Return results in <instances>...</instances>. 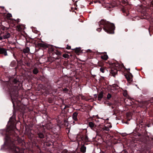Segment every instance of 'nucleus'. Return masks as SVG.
Instances as JSON below:
<instances>
[{
  "mask_svg": "<svg viewBox=\"0 0 153 153\" xmlns=\"http://www.w3.org/2000/svg\"><path fill=\"white\" fill-rule=\"evenodd\" d=\"M114 26L113 24L108 23L104 27L105 31L109 33H114Z\"/></svg>",
  "mask_w": 153,
  "mask_h": 153,
  "instance_id": "nucleus-1",
  "label": "nucleus"
},
{
  "mask_svg": "<svg viewBox=\"0 0 153 153\" xmlns=\"http://www.w3.org/2000/svg\"><path fill=\"white\" fill-rule=\"evenodd\" d=\"M10 149L13 153H24V151L22 149H20L19 147L13 144L10 146Z\"/></svg>",
  "mask_w": 153,
  "mask_h": 153,
  "instance_id": "nucleus-2",
  "label": "nucleus"
},
{
  "mask_svg": "<svg viewBox=\"0 0 153 153\" xmlns=\"http://www.w3.org/2000/svg\"><path fill=\"white\" fill-rule=\"evenodd\" d=\"M125 76L128 82H130L132 81L133 76L131 73H129L128 74H125Z\"/></svg>",
  "mask_w": 153,
  "mask_h": 153,
  "instance_id": "nucleus-3",
  "label": "nucleus"
},
{
  "mask_svg": "<svg viewBox=\"0 0 153 153\" xmlns=\"http://www.w3.org/2000/svg\"><path fill=\"white\" fill-rule=\"evenodd\" d=\"M7 50L4 48H0V54H2L5 56L7 55Z\"/></svg>",
  "mask_w": 153,
  "mask_h": 153,
  "instance_id": "nucleus-4",
  "label": "nucleus"
},
{
  "mask_svg": "<svg viewBox=\"0 0 153 153\" xmlns=\"http://www.w3.org/2000/svg\"><path fill=\"white\" fill-rule=\"evenodd\" d=\"M117 70L114 68L111 69L110 72V74L114 76H115L117 74Z\"/></svg>",
  "mask_w": 153,
  "mask_h": 153,
  "instance_id": "nucleus-5",
  "label": "nucleus"
},
{
  "mask_svg": "<svg viewBox=\"0 0 153 153\" xmlns=\"http://www.w3.org/2000/svg\"><path fill=\"white\" fill-rule=\"evenodd\" d=\"M103 97V92L102 91H101L98 94V100L100 101Z\"/></svg>",
  "mask_w": 153,
  "mask_h": 153,
  "instance_id": "nucleus-6",
  "label": "nucleus"
},
{
  "mask_svg": "<svg viewBox=\"0 0 153 153\" xmlns=\"http://www.w3.org/2000/svg\"><path fill=\"white\" fill-rule=\"evenodd\" d=\"M10 33L7 32L4 34L3 36V38L4 39H6L10 37Z\"/></svg>",
  "mask_w": 153,
  "mask_h": 153,
  "instance_id": "nucleus-7",
  "label": "nucleus"
},
{
  "mask_svg": "<svg viewBox=\"0 0 153 153\" xmlns=\"http://www.w3.org/2000/svg\"><path fill=\"white\" fill-rule=\"evenodd\" d=\"M78 113L77 112H74L73 113L72 117L74 120L75 121H77L78 119L77 118V116L78 115Z\"/></svg>",
  "mask_w": 153,
  "mask_h": 153,
  "instance_id": "nucleus-8",
  "label": "nucleus"
},
{
  "mask_svg": "<svg viewBox=\"0 0 153 153\" xmlns=\"http://www.w3.org/2000/svg\"><path fill=\"white\" fill-rule=\"evenodd\" d=\"M30 51V49L28 47H27L23 50V52L24 53H27L29 52Z\"/></svg>",
  "mask_w": 153,
  "mask_h": 153,
  "instance_id": "nucleus-9",
  "label": "nucleus"
},
{
  "mask_svg": "<svg viewBox=\"0 0 153 153\" xmlns=\"http://www.w3.org/2000/svg\"><path fill=\"white\" fill-rule=\"evenodd\" d=\"M86 147L84 146H82L80 149L81 152L83 153H84L86 152Z\"/></svg>",
  "mask_w": 153,
  "mask_h": 153,
  "instance_id": "nucleus-10",
  "label": "nucleus"
},
{
  "mask_svg": "<svg viewBox=\"0 0 153 153\" xmlns=\"http://www.w3.org/2000/svg\"><path fill=\"white\" fill-rule=\"evenodd\" d=\"M88 125L92 129H93L95 126V124L92 122H90L88 123Z\"/></svg>",
  "mask_w": 153,
  "mask_h": 153,
  "instance_id": "nucleus-11",
  "label": "nucleus"
},
{
  "mask_svg": "<svg viewBox=\"0 0 153 153\" xmlns=\"http://www.w3.org/2000/svg\"><path fill=\"white\" fill-rule=\"evenodd\" d=\"M37 135L38 136V137L40 138H43L44 137V135L43 133L42 132H39L37 133Z\"/></svg>",
  "mask_w": 153,
  "mask_h": 153,
  "instance_id": "nucleus-12",
  "label": "nucleus"
},
{
  "mask_svg": "<svg viewBox=\"0 0 153 153\" xmlns=\"http://www.w3.org/2000/svg\"><path fill=\"white\" fill-rule=\"evenodd\" d=\"M101 58L102 59L105 60H106L108 59V56L107 55H104L103 56H101Z\"/></svg>",
  "mask_w": 153,
  "mask_h": 153,
  "instance_id": "nucleus-13",
  "label": "nucleus"
},
{
  "mask_svg": "<svg viewBox=\"0 0 153 153\" xmlns=\"http://www.w3.org/2000/svg\"><path fill=\"white\" fill-rule=\"evenodd\" d=\"M39 72L38 69L37 68H34L33 70V73L35 74H37Z\"/></svg>",
  "mask_w": 153,
  "mask_h": 153,
  "instance_id": "nucleus-14",
  "label": "nucleus"
},
{
  "mask_svg": "<svg viewBox=\"0 0 153 153\" xmlns=\"http://www.w3.org/2000/svg\"><path fill=\"white\" fill-rule=\"evenodd\" d=\"M17 30L18 31H20L22 30V28L21 27V25H19L17 26Z\"/></svg>",
  "mask_w": 153,
  "mask_h": 153,
  "instance_id": "nucleus-15",
  "label": "nucleus"
},
{
  "mask_svg": "<svg viewBox=\"0 0 153 153\" xmlns=\"http://www.w3.org/2000/svg\"><path fill=\"white\" fill-rule=\"evenodd\" d=\"M45 126L48 129H49L51 128V124H46Z\"/></svg>",
  "mask_w": 153,
  "mask_h": 153,
  "instance_id": "nucleus-16",
  "label": "nucleus"
},
{
  "mask_svg": "<svg viewBox=\"0 0 153 153\" xmlns=\"http://www.w3.org/2000/svg\"><path fill=\"white\" fill-rule=\"evenodd\" d=\"M103 1V0H94V1L95 3L98 2L100 3H102Z\"/></svg>",
  "mask_w": 153,
  "mask_h": 153,
  "instance_id": "nucleus-17",
  "label": "nucleus"
},
{
  "mask_svg": "<svg viewBox=\"0 0 153 153\" xmlns=\"http://www.w3.org/2000/svg\"><path fill=\"white\" fill-rule=\"evenodd\" d=\"M12 17V15L10 13H8L6 15L7 18L8 19H10V18Z\"/></svg>",
  "mask_w": 153,
  "mask_h": 153,
  "instance_id": "nucleus-18",
  "label": "nucleus"
},
{
  "mask_svg": "<svg viewBox=\"0 0 153 153\" xmlns=\"http://www.w3.org/2000/svg\"><path fill=\"white\" fill-rule=\"evenodd\" d=\"M38 46L40 47L44 48L45 47V45L42 43H39L38 44Z\"/></svg>",
  "mask_w": 153,
  "mask_h": 153,
  "instance_id": "nucleus-19",
  "label": "nucleus"
},
{
  "mask_svg": "<svg viewBox=\"0 0 153 153\" xmlns=\"http://www.w3.org/2000/svg\"><path fill=\"white\" fill-rule=\"evenodd\" d=\"M62 56L65 58H69V55L67 54H63Z\"/></svg>",
  "mask_w": 153,
  "mask_h": 153,
  "instance_id": "nucleus-20",
  "label": "nucleus"
},
{
  "mask_svg": "<svg viewBox=\"0 0 153 153\" xmlns=\"http://www.w3.org/2000/svg\"><path fill=\"white\" fill-rule=\"evenodd\" d=\"M75 52L76 53H78L80 52L81 50L80 48H76L75 49Z\"/></svg>",
  "mask_w": 153,
  "mask_h": 153,
  "instance_id": "nucleus-21",
  "label": "nucleus"
},
{
  "mask_svg": "<svg viewBox=\"0 0 153 153\" xmlns=\"http://www.w3.org/2000/svg\"><path fill=\"white\" fill-rule=\"evenodd\" d=\"M103 64L101 62H99L98 63V66L99 67H102V66H103Z\"/></svg>",
  "mask_w": 153,
  "mask_h": 153,
  "instance_id": "nucleus-22",
  "label": "nucleus"
},
{
  "mask_svg": "<svg viewBox=\"0 0 153 153\" xmlns=\"http://www.w3.org/2000/svg\"><path fill=\"white\" fill-rule=\"evenodd\" d=\"M105 69V68H104L101 67L100 69V71L102 73H104V70Z\"/></svg>",
  "mask_w": 153,
  "mask_h": 153,
  "instance_id": "nucleus-23",
  "label": "nucleus"
},
{
  "mask_svg": "<svg viewBox=\"0 0 153 153\" xmlns=\"http://www.w3.org/2000/svg\"><path fill=\"white\" fill-rule=\"evenodd\" d=\"M111 97V95L110 94H108L107 95V98L108 99H109Z\"/></svg>",
  "mask_w": 153,
  "mask_h": 153,
  "instance_id": "nucleus-24",
  "label": "nucleus"
},
{
  "mask_svg": "<svg viewBox=\"0 0 153 153\" xmlns=\"http://www.w3.org/2000/svg\"><path fill=\"white\" fill-rule=\"evenodd\" d=\"M74 6H75V10H77V9H78L79 8L77 7V6L76 5V4H74Z\"/></svg>",
  "mask_w": 153,
  "mask_h": 153,
  "instance_id": "nucleus-25",
  "label": "nucleus"
},
{
  "mask_svg": "<svg viewBox=\"0 0 153 153\" xmlns=\"http://www.w3.org/2000/svg\"><path fill=\"white\" fill-rule=\"evenodd\" d=\"M104 130L107 131H109V128L108 127H105L104 128Z\"/></svg>",
  "mask_w": 153,
  "mask_h": 153,
  "instance_id": "nucleus-26",
  "label": "nucleus"
},
{
  "mask_svg": "<svg viewBox=\"0 0 153 153\" xmlns=\"http://www.w3.org/2000/svg\"><path fill=\"white\" fill-rule=\"evenodd\" d=\"M150 7H153V0L151 2L150 4Z\"/></svg>",
  "mask_w": 153,
  "mask_h": 153,
  "instance_id": "nucleus-27",
  "label": "nucleus"
},
{
  "mask_svg": "<svg viewBox=\"0 0 153 153\" xmlns=\"http://www.w3.org/2000/svg\"><path fill=\"white\" fill-rule=\"evenodd\" d=\"M71 48V47L70 46H69L68 45H67V47H66V48L67 49H70Z\"/></svg>",
  "mask_w": 153,
  "mask_h": 153,
  "instance_id": "nucleus-28",
  "label": "nucleus"
},
{
  "mask_svg": "<svg viewBox=\"0 0 153 153\" xmlns=\"http://www.w3.org/2000/svg\"><path fill=\"white\" fill-rule=\"evenodd\" d=\"M122 3L124 4H127V3H128V2H126L124 0H122Z\"/></svg>",
  "mask_w": 153,
  "mask_h": 153,
  "instance_id": "nucleus-29",
  "label": "nucleus"
},
{
  "mask_svg": "<svg viewBox=\"0 0 153 153\" xmlns=\"http://www.w3.org/2000/svg\"><path fill=\"white\" fill-rule=\"evenodd\" d=\"M63 91H65L66 92H68V89L67 88H65L63 89Z\"/></svg>",
  "mask_w": 153,
  "mask_h": 153,
  "instance_id": "nucleus-30",
  "label": "nucleus"
},
{
  "mask_svg": "<svg viewBox=\"0 0 153 153\" xmlns=\"http://www.w3.org/2000/svg\"><path fill=\"white\" fill-rule=\"evenodd\" d=\"M17 82V80L16 79H14L13 80V82L16 83Z\"/></svg>",
  "mask_w": 153,
  "mask_h": 153,
  "instance_id": "nucleus-31",
  "label": "nucleus"
},
{
  "mask_svg": "<svg viewBox=\"0 0 153 153\" xmlns=\"http://www.w3.org/2000/svg\"><path fill=\"white\" fill-rule=\"evenodd\" d=\"M87 52L91 53L92 52V51L88 49L87 50Z\"/></svg>",
  "mask_w": 153,
  "mask_h": 153,
  "instance_id": "nucleus-32",
  "label": "nucleus"
},
{
  "mask_svg": "<svg viewBox=\"0 0 153 153\" xmlns=\"http://www.w3.org/2000/svg\"><path fill=\"white\" fill-rule=\"evenodd\" d=\"M103 21H102V20H101L100 22V23L101 24H103Z\"/></svg>",
  "mask_w": 153,
  "mask_h": 153,
  "instance_id": "nucleus-33",
  "label": "nucleus"
},
{
  "mask_svg": "<svg viewBox=\"0 0 153 153\" xmlns=\"http://www.w3.org/2000/svg\"><path fill=\"white\" fill-rule=\"evenodd\" d=\"M0 8H2V9H4V7L3 6H0Z\"/></svg>",
  "mask_w": 153,
  "mask_h": 153,
  "instance_id": "nucleus-34",
  "label": "nucleus"
},
{
  "mask_svg": "<svg viewBox=\"0 0 153 153\" xmlns=\"http://www.w3.org/2000/svg\"><path fill=\"white\" fill-rule=\"evenodd\" d=\"M56 54H57L58 55H59V54H60V53L59 52L57 51V53Z\"/></svg>",
  "mask_w": 153,
  "mask_h": 153,
  "instance_id": "nucleus-35",
  "label": "nucleus"
},
{
  "mask_svg": "<svg viewBox=\"0 0 153 153\" xmlns=\"http://www.w3.org/2000/svg\"><path fill=\"white\" fill-rule=\"evenodd\" d=\"M124 95L125 96H126V95H127V93H126V92H125L124 93Z\"/></svg>",
  "mask_w": 153,
  "mask_h": 153,
  "instance_id": "nucleus-36",
  "label": "nucleus"
},
{
  "mask_svg": "<svg viewBox=\"0 0 153 153\" xmlns=\"http://www.w3.org/2000/svg\"><path fill=\"white\" fill-rule=\"evenodd\" d=\"M123 10V13H124L126 12V10Z\"/></svg>",
  "mask_w": 153,
  "mask_h": 153,
  "instance_id": "nucleus-37",
  "label": "nucleus"
},
{
  "mask_svg": "<svg viewBox=\"0 0 153 153\" xmlns=\"http://www.w3.org/2000/svg\"><path fill=\"white\" fill-rule=\"evenodd\" d=\"M3 37H2L1 36H0V40H2L3 39Z\"/></svg>",
  "mask_w": 153,
  "mask_h": 153,
  "instance_id": "nucleus-38",
  "label": "nucleus"
},
{
  "mask_svg": "<svg viewBox=\"0 0 153 153\" xmlns=\"http://www.w3.org/2000/svg\"><path fill=\"white\" fill-rule=\"evenodd\" d=\"M67 152V150H64L63 152Z\"/></svg>",
  "mask_w": 153,
  "mask_h": 153,
  "instance_id": "nucleus-39",
  "label": "nucleus"
},
{
  "mask_svg": "<svg viewBox=\"0 0 153 153\" xmlns=\"http://www.w3.org/2000/svg\"><path fill=\"white\" fill-rule=\"evenodd\" d=\"M10 128L9 129V130H12L13 129V128Z\"/></svg>",
  "mask_w": 153,
  "mask_h": 153,
  "instance_id": "nucleus-40",
  "label": "nucleus"
},
{
  "mask_svg": "<svg viewBox=\"0 0 153 153\" xmlns=\"http://www.w3.org/2000/svg\"><path fill=\"white\" fill-rule=\"evenodd\" d=\"M94 96L95 97H97V95L96 94L94 95Z\"/></svg>",
  "mask_w": 153,
  "mask_h": 153,
  "instance_id": "nucleus-41",
  "label": "nucleus"
},
{
  "mask_svg": "<svg viewBox=\"0 0 153 153\" xmlns=\"http://www.w3.org/2000/svg\"><path fill=\"white\" fill-rule=\"evenodd\" d=\"M108 104V105H111V103H109Z\"/></svg>",
  "mask_w": 153,
  "mask_h": 153,
  "instance_id": "nucleus-42",
  "label": "nucleus"
},
{
  "mask_svg": "<svg viewBox=\"0 0 153 153\" xmlns=\"http://www.w3.org/2000/svg\"><path fill=\"white\" fill-rule=\"evenodd\" d=\"M16 21H17V22H19V20H16Z\"/></svg>",
  "mask_w": 153,
  "mask_h": 153,
  "instance_id": "nucleus-43",
  "label": "nucleus"
},
{
  "mask_svg": "<svg viewBox=\"0 0 153 153\" xmlns=\"http://www.w3.org/2000/svg\"><path fill=\"white\" fill-rule=\"evenodd\" d=\"M68 107V106H65V108H65L66 107Z\"/></svg>",
  "mask_w": 153,
  "mask_h": 153,
  "instance_id": "nucleus-44",
  "label": "nucleus"
},
{
  "mask_svg": "<svg viewBox=\"0 0 153 153\" xmlns=\"http://www.w3.org/2000/svg\"><path fill=\"white\" fill-rule=\"evenodd\" d=\"M67 122V121H66V120H65V122Z\"/></svg>",
  "mask_w": 153,
  "mask_h": 153,
  "instance_id": "nucleus-45",
  "label": "nucleus"
},
{
  "mask_svg": "<svg viewBox=\"0 0 153 153\" xmlns=\"http://www.w3.org/2000/svg\"><path fill=\"white\" fill-rule=\"evenodd\" d=\"M128 70H130V69L129 68V69H128Z\"/></svg>",
  "mask_w": 153,
  "mask_h": 153,
  "instance_id": "nucleus-46",
  "label": "nucleus"
},
{
  "mask_svg": "<svg viewBox=\"0 0 153 153\" xmlns=\"http://www.w3.org/2000/svg\"><path fill=\"white\" fill-rule=\"evenodd\" d=\"M72 8H72V7H71V10H72Z\"/></svg>",
  "mask_w": 153,
  "mask_h": 153,
  "instance_id": "nucleus-47",
  "label": "nucleus"
},
{
  "mask_svg": "<svg viewBox=\"0 0 153 153\" xmlns=\"http://www.w3.org/2000/svg\"><path fill=\"white\" fill-rule=\"evenodd\" d=\"M128 14H126V16H128Z\"/></svg>",
  "mask_w": 153,
  "mask_h": 153,
  "instance_id": "nucleus-48",
  "label": "nucleus"
},
{
  "mask_svg": "<svg viewBox=\"0 0 153 153\" xmlns=\"http://www.w3.org/2000/svg\"><path fill=\"white\" fill-rule=\"evenodd\" d=\"M121 10H124V9H122H122H121Z\"/></svg>",
  "mask_w": 153,
  "mask_h": 153,
  "instance_id": "nucleus-49",
  "label": "nucleus"
},
{
  "mask_svg": "<svg viewBox=\"0 0 153 153\" xmlns=\"http://www.w3.org/2000/svg\"><path fill=\"white\" fill-rule=\"evenodd\" d=\"M9 129V128H8V129H7V131H8V130Z\"/></svg>",
  "mask_w": 153,
  "mask_h": 153,
  "instance_id": "nucleus-50",
  "label": "nucleus"
},
{
  "mask_svg": "<svg viewBox=\"0 0 153 153\" xmlns=\"http://www.w3.org/2000/svg\"><path fill=\"white\" fill-rule=\"evenodd\" d=\"M89 13H91V12L90 11V12H89Z\"/></svg>",
  "mask_w": 153,
  "mask_h": 153,
  "instance_id": "nucleus-51",
  "label": "nucleus"
},
{
  "mask_svg": "<svg viewBox=\"0 0 153 153\" xmlns=\"http://www.w3.org/2000/svg\"><path fill=\"white\" fill-rule=\"evenodd\" d=\"M77 2V1H76V2Z\"/></svg>",
  "mask_w": 153,
  "mask_h": 153,
  "instance_id": "nucleus-52",
  "label": "nucleus"
},
{
  "mask_svg": "<svg viewBox=\"0 0 153 153\" xmlns=\"http://www.w3.org/2000/svg\"><path fill=\"white\" fill-rule=\"evenodd\" d=\"M152 10H153V9H152Z\"/></svg>",
  "mask_w": 153,
  "mask_h": 153,
  "instance_id": "nucleus-53",
  "label": "nucleus"
}]
</instances>
